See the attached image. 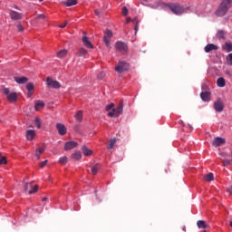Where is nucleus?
Listing matches in <instances>:
<instances>
[{"mask_svg": "<svg viewBox=\"0 0 232 232\" xmlns=\"http://www.w3.org/2000/svg\"><path fill=\"white\" fill-rule=\"evenodd\" d=\"M91 171L92 175H97V173L99 172V165L92 167Z\"/></svg>", "mask_w": 232, "mask_h": 232, "instance_id": "obj_35", "label": "nucleus"}, {"mask_svg": "<svg viewBox=\"0 0 232 232\" xmlns=\"http://www.w3.org/2000/svg\"><path fill=\"white\" fill-rule=\"evenodd\" d=\"M218 39H226V32L219 30L218 32Z\"/></svg>", "mask_w": 232, "mask_h": 232, "instance_id": "obj_34", "label": "nucleus"}, {"mask_svg": "<svg viewBox=\"0 0 232 232\" xmlns=\"http://www.w3.org/2000/svg\"><path fill=\"white\" fill-rule=\"evenodd\" d=\"M17 29L19 30V32H23L24 30L22 24H18Z\"/></svg>", "mask_w": 232, "mask_h": 232, "instance_id": "obj_49", "label": "nucleus"}, {"mask_svg": "<svg viewBox=\"0 0 232 232\" xmlns=\"http://www.w3.org/2000/svg\"><path fill=\"white\" fill-rule=\"evenodd\" d=\"M132 23L135 24V25H139V18L135 17L133 20H132Z\"/></svg>", "mask_w": 232, "mask_h": 232, "instance_id": "obj_43", "label": "nucleus"}, {"mask_svg": "<svg viewBox=\"0 0 232 232\" xmlns=\"http://www.w3.org/2000/svg\"><path fill=\"white\" fill-rule=\"evenodd\" d=\"M104 77H106V73L102 72L98 74V79H100V81H102V79H104Z\"/></svg>", "mask_w": 232, "mask_h": 232, "instance_id": "obj_39", "label": "nucleus"}, {"mask_svg": "<svg viewBox=\"0 0 232 232\" xmlns=\"http://www.w3.org/2000/svg\"><path fill=\"white\" fill-rule=\"evenodd\" d=\"M56 129L58 130L59 135H66V126L63 123H57L56 124Z\"/></svg>", "mask_w": 232, "mask_h": 232, "instance_id": "obj_11", "label": "nucleus"}, {"mask_svg": "<svg viewBox=\"0 0 232 232\" xmlns=\"http://www.w3.org/2000/svg\"><path fill=\"white\" fill-rule=\"evenodd\" d=\"M222 50L224 52H232V44L231 43H225V44L222 45Z\"/></svg>", "mask_w": 232, "mask_h": 232, "instance_id": "obj_23", "label": "nucleus"}, {"mask_svg": "<svg viewBox=\"0 0 232 232\" xmlns=\"http://www.w3.org/2000/svg\"><path fill=\"white\" fill-rule=\"evenodd\" d=\"M122 15H124V17H126V15H128V7H126V6L122 7Z\"/></svg>", "mask_w": 232, "mask_h": 232, "instance_id": "obj_40", "label": "nucleus"}, {"mask_svg": "<svg viewBox=\"0 0 232 232\" xmlns=\"http://www.w3.org/2000/svg\"><path fill=\"white\" fill-rule=\"evenodd\" d=\"M214 110H216L219 113L221 111H224V102H222V100L218 99V101L214 102Z\"/></svg>", "mask_w": 232, "mask_h": 232, "instance_id": "obj_10", "label": "nucleus"}, {"mask_svg": "<svg viewBox=\"0 0 232 232\" xmlns=\"http://www.w3.org/2000/svg\"><path fill=\"white\" fill-rule=\"evenodd\" d=\"M231 3L232 0H223L216 11V15H218V17H224V15L227 14V10L231 8Z\"/></svg>", "mask_w": 232, "mask_h": 232, "instance_id": "obj_1", "label": "nucleus"}, {"mask_svg": "<svg viewBox=\"0 0 232 232\" xmlns=\"http://www.w3.org/2000/svg\"><path fill=\"white\" fill-rule=\"evenodd\" d=\"M86 53H88V51L86 49H84V48H81L76 53V55H78V57H82L83 55H86Z\"/></svg>", "mask_w": 232, "mask_h": 232, "instance_id": "obj_29", "label": "nucleus"}, {"mask_svg": "<svg viewBox=\"0 0 232 232\" xmlns=\"http://www.w3.org/2000/svg\"><path fill=\"white\" fill-rule=\"evenodd\" d=\"M7 160H6V157H2L0 159V164L3 165V164H7Z\"/></svg>", "mask_w": 232, "mask_h": 232, "instance_id": "obj_41", "label": "nucleus"}, {"mask_svg": "<svg viewBox=\"0 0 232 232\" xmlns=\"http://www.w3.org/2000/svg\"><path fill=\"white\" fill-rule=\"evenodd\" d=\"M67 162H68V158L66 156H63L59 160V164H61L62 166H65Z\"/></svg>", "mask_w": 232, "mask_h": 232, "instance_id": "obj_32", "label": "nucleus"}, {"mask_svg": "<svg viewBox=\"0 0 232 232\" xmlns=\"http://www.w3.org/2000/svg\"><path fill=\"white\" fill-rule=\"evenodd\" d=\"M42 200H43V202H44L47 200V198H43Z\"/></svg>", "mask_w": 232, "mask_h": 232, "instance_id": "obj_54", "label": "nucleus"}, {"mask_svg": "<svg viewBox=\"0 0 232 232\" xmlns=\"http://www.w3.org/2000/svg\"><path fill=\"white\" fill-rule=\"evenodd\" d=\"M27 97H32V91H29V92H28Z\"/></svg>", "mask_w": 232, "mask_h": 232, "instance_id": "obj_53", "label": "nucleus"}, {"mask_svg": "<svg viewBox=\"0 0 232 232\" xmlns=\"http://www.w3.org/2000/svg\"><path fill=\"white\" fill-rule=\"evenodd\" d=\"M63 5L66 6H75V5H77V0H67L66 2H63Z\"/></svg>", "mask_w": 232, "mask_h": 232, "instance_id": "obj_30", "label": "nucleus"}, {"mask_svg": "<svg viewBox=\"0 0 232 232\" xmlns=\"http://www.w3.org/2000/svg\"><path fill=\"white\" fill-rule=\"evenodd\" d=\"M113 37V32H111V30L107 29L105 30V34L103 36V41L107 46V48H110V39H111Z\"/></svg>", "mask_w": 232, "mask_h": 232, "instance_id": "obj_9", "label": "nucleus"}, {"mask_svg": "<svg viewBox=\"0 0 232 232\" xmlns=\"http://www.w3.org/2000/svg\"><path fill=\"white\" fill-rule=\"evenodd\" d=\"M128 70H130V63L124 61H120L115 66V72H117V73H124V72H128Z\"/></svg>", "mask_w": 232, "mask_h": 232, "instance_id": "obj_3", "label": "nucleus"}, {"mask_svg": "<svg viewBox=\"0 0 232 232\" xmlns=\"http://www.w3.org/2000/svg\"><path fill=\"white\" fill-rule=\"evenodd\" d=\"M68 24V21L64 23V24H60L59 28H66V25Z\"/></svg>", "mask_w": 232, "mask_h": 232, "instance_id": "obj_48", "label": "nucleus"}, {"mask_svg": "<svg viewBox=\"0 0 232 232\" xmlns=\"http://www.w3.org/2000/svg\"><path fill=\"white\" fill-rule=\"evenodd\" d=\"M49 180H52V179H51V178H49Z\"/></svg>", "mask_w": 232, "mask_h": 232, "instance_id": "obj_58", "label": "nucleus"}, {"mask_svg": "<svg viewBox=\"0 0 232 232\" xmlns=\"http://www.w3.org/2000/svg\"><path fill=\"white\" fill-rule=\"evenodd\" d=\"M197 226L199 229H208V227H209V225L206 224L204 220H198Z\"/></svg>", "mask_w": 232, "mask_h": 232, "instance_id": "obj_20", "label": "nucleus"}, {"mask_svg": "<svg viewBox=\"0 0 232 232\" xmlns=\"http://www.w3.org/2000/svg\"><path fill=\"white\" fill-rule=\"evenodd\" d=\"M169 8L175 15H182L186 12V8L179 3L169 4Z\"/></svg>", "mask_w": 232, "mask_h": 232, "instance_id": "obj_2", "label": "nucleus"}, {"mask_svg": "<svg viewBox=\"0 0 232 232\" xmlns=\"http://www.w3.org/2000/svg\"><path fill=\"white\" fill-rule=\"evenodd\" d=\"M43 153H44V148L39 147L38 149H36L35 157L37 160L41 159V155H43Z\"/></svg>", "mask_w": 232, "mask_h": 232, "instance_id": "obj_22", "label": "nucleus"}, {"mask_svg": "<svg viewBox=\"0 0 232 232\" xmlns=\"http://www.w3.org/2000/svg\"><path fill=\"white\" fill-rule=\"evenodd\" d=\"M204 179L206 180V182H213V180H215V176L213 175V173H208L205 175Z\"/></svg>", "mask_w": 232, "mask_h": 232, "instance_id": "obj_26", "label": "nucleus"}, {"mask_svg": "<svg viewBox=\"0 0 232 232\" xmlns=\"http://www.w3.org/2000/svg\"><path fill=\"white\" fill-rule=\"evenodd\" d=\"M117 143V140L115 138L111 139L107 146V150H113V147Z\"/></svg>", "mask_w": 232, "mask_h": 232, "instance_id": "obj_28", "label": "nucleus"}, {"mask_svg": "<svg viewBox=\"0 0 232 232\" xmlns=\"http://www.w3.org/2000/svg\"><path fill=\"white\" fill-rule=\"evenodd\" d=\"M45 17L44 14H38L36 19H45Z\"/></svg>", "mask_w": 232, "mask_h": 232, "instance_id": "obj_47", "label": "nucleus"}, {"mask_svg": "<svg viewBox=\"0 0 232 232\" xmlns=\"http://www.w3.org/2000/svg\"><path fill=\"white\" fill-rule=\"evenodd\" d=\"M213 50H218V46L215 45V44H208L205 46L206 53H209V52H213Z\"/></svg>", "mask_w": 232, "mask_h": 232, "instance_id": "obj_15", "label": "nucleus"}, {"mask_svg": "<svg viewBox=\"0 0 232 232\" xmlns=\"http://www.w3.org/2000/svg\"><path fill=\"white\" fill-rule=\"evenodd\" d=\"M230 164H231V161L229 160H223V166H229Z\"/></svg>", "mask_w": 232, "mask_h": 232, "instance_id": "obj_42", "label": "nucleus"}, {"mask_svg": "<svg viewBox=\"0 0 232 232\" xmlns=\"http://www.w3.org/2000/svg\"><path fill=\"white\" fill-rule=\"evenodd\" d=\"M44 106V102L39 101V100L34 102V108L36 111H39V110H41V108H43Z\"/></svg>", "mask_w": 232, "mask_h": 232, "instance_id": "obj_21", "label": "nucleus"}, {"mask_svg": "<svg viewBox=\"0 0 232 232\" xmlns=\"http://www.w3.org/2000/svg\"><path fill=\"white\" fill-rule=\"evenodd\" d=\"M115 50L121 53H128V44L124 42L118 41L115 44Z\"/></svg>", "mask_w": 232, "mask_h": 232, "instance_id": "obj_5", "label": "nucleus"}, {"mask_svg": "<svg viewBox=\"0 0 232 232\" xmlns=\"http://www.w3.org/2000/svg\"><path fill=\"white\" fill-rule=\"evenodd\" d=\"M227 61H229L232 64V53H229L227 57Z\"/></svg>", "mask_w": 232, "mask_h": 232, "instance_id": "obj_46", "label": "nucleus"}, {"mask_svg": "<svg viewBox=\"0 0 232 232\" xmlns=\"http://www.w3.org/2000/svg\"><path fill=\"white\" fill-rule=\"evenodd\" d=\"M47 162H48V160L42 161V162L40 163V168H41V169L44 168V166H46V163H47Z\"/></svg>", "mask_w": 232, "mask_h": 232, "instance_id": "obj_44", "label": "nucleus"}, {"mask_svg": "<svg viewBox=\"0 0 232 232\" xmlns=\"http://www.w3.org/2000/svg\"><path fill=\"white\" fill-rule=\"evenodd\" d=\"M0 157H1V153H0Z\"/></svg>", "mask_w": 232, "mask_h": 232, "instance_id": "obj_59", "label": "nucleus"}, {"mask_svg": "<svg viewBox=\"0 0 232 232\" xmlns=\"http://www.w3.org/2000/svg\"><path fill=\"white\" fill-rule=\"evenodd\" d=\"M40 2H43V1H44V0H39Z\"/></svg>", "mask_w": 232, "mask_h": 232, "instance_id": "obj_57", "label": "nucleus"}, {"mask_svg": "<svg viewBox=\"0 0 232 232\" xmlns=\"http://www.w3.org/2000/svg\"><path fill=\"white\" fill-rule=\"evenodd\" d=\"M82 151L83 153V155H85L86 157H90V155H92V150L88 149V147L83 146L82 148Z\"/></svg>", "mask_w": 232, "mask_h": 232, "instance_id": "obj_25", "label": "nucleus"}, {"mask_svg": "<svg viewBox=\"0 0 232 232\" xmlns=\"http://www.w3.org/2000/svg\"><path fill=\"white\" fill-rule=\"evenodd\" d=\"M82 157V154H81V151H76L73 154H72V159H74V160H81Z\"/></svg>", "mask_w": 232, "mask_h": 232, "instance_id": "obj_27", "label": "nucleus"}, {"mask_svg": "<svg viewBox=\"0 0 232 232\" xmlns=\"http://www.w3.org/2000/svg\"><path fill=\"white\" fill-rule=\"evenodd\" d=\"M227 191L229 193V195H232V185L227 188Z\"/></svg>", "mask_w": 232, "mask_h": 232, "instance_id": "obj_45", "label": "nucleus"}, {"mask_svg": "<svg viewBox=\"0 0 232 232\" xmlns=\"http://www.w3.org/2000/svg\"><path fill=\"white\" fill-rule=\"evenodd\" d=\"M226 142L225 139H222L220 137H217L214 140H213V146H215V148H218V146H220L221 144H224Z\"/></svg>", "mask_w": 232, "mask_h": 232, "instance_id": "obj_16", "label": "nucleus"}, {"mask_svg": "<svg viewBox=\"0 0 232 232\" xmlns=\"http://www.w3.org/2000/svg\"><path fill=\"white\" fill-rule=\"evenodd\" d=\"M34 124L36 126V128H41V120L39 118H35L34 119Z\"/></svg>", "mask_w": 232, "mask_h": 232, "instance_id": "obj_37", "label": "nucleus"}, {"mask_svg": "<svg viewBox=\"0 0 232 232\" xmlns=\"http://www.w3.org/2000/svg\"><path fill=\"white\" fill-rule=\"evenodd\" d=\"M217 85L218 86V88H224V86H226V79H224L223 77H219L217 80Z\"/></svg>", "mask_w": 232, "mask_h": 232, "instance_id": "obj_24", "label": "nucleus"}, {"mask_svg": "<svg viewBox=\"0 0 232 232\" xmlns=\"http://www.w3.org/2000/svg\"><path fill=\"white\" fill-rule=\"evenodd\" d=\"M67 54H68V51L61 50L60 52L57 53V57H59L60 59H63V57H66Z\"/></svg>", "mask_w": 232, "mask_h": 232, "instance_id": "obj_31", "label": "nucleus"}, {"mask_svg": "<svg viewBox=\"0 0 232 232\" xmlns=\"http://www.w3.org/2000/svg\"><path fill=\"white\" fill-rule=\"evenodd\" d=\"M14 81L15 82H17V84H26V82H28V79L24 76L23 77L14 76Z\"/></svg>", "mask_w": 232, "mask_h": 232, "instance_id": "obj_18", "label": "nucleus"}, {"mask_svg": "<svg viewBox=\"0 0 232 232\" xmlns=\"http://www.w3.org/2000/svg\"><path fill=\"white\" fill-rule=\"evenodd\" d=\"M115 104L111 103L105 107L106 111H110V110H113Z\"/></svg>", "mask_w": 232, "mask_h": 232, "instance_id": "obj_38", "label": "nucleus"}, {"mask_svg": "<svg viewBox=\"0 0 232 232\" xmlns=\"http://www.w3.org/2000/svg\"><path fill=\"white\" fill-rule=\"evenodd\" d=\"M183 231H186V227H183Z\"/></svg>", "mask_w": 232, "mask_h": 232, "instance_id": "obj_55", "label": "nucleus"}, {"mask_svg": "<svg viewBox=\"0 0 232 232\" xmlns=\"http://www.w3.org/2000/svg\"><path fill=\"white\" fill-rule=\"evenodd\" d=\"M37 189H39V186L35 185L34 187V181L25 183L24 185V191L25 193L29 192V195H34V193H36Z\"/></svg>", "mask_w": 232, "mask_h": 232, "instance_id": "obj_6", "label": "nucleus"}, {"mask_svg": "<svg viewBox=\"0 0 232 232\" xmlns=\"http://www.w3.org/2000/svg\"><path fill=\"white\" fill-rule=\"evenodd\" d=\"M82 41L86 48L92 49L93 48V44H92V42L88 40V36H86V33H83V36L82 38Z\"/></svg>", "mask_w": 232, "mask_h": 232, "instance_id": "obj_12", "label": "nucleus"}, {"mask_svg": "<svg viewBox=\"0 0 232 232\" xmlns=\"http://www.w3.org/2000/svg\"><path fill=\"white\" fill-rule=\"evenodd\" d=\"M74 117L78 122H81L82 121V111H79Z\"/></svg>", "mask_w": 232, "mask_h": 232, "instance_id": "obj_33", "label": "nucleus"}, {"mask_svg": "<svg viewBox=\"0 0 232 232\" xmlns=\"http://www.w3.org/2000/svg\"><path fill=\"white\" fill-rule=\"evenodd\" d=\"M131 17H127L126 18V24H128V23H131Z\"/></svg>", "mask_w": 232, "mask_h": 232, "instance_id": "obj_50", "label": "nucleus"}, {"mask_svg": "<svg viewBox=\"0 0 232 232\" xmlns=\"http://www.w3.org/2000/svg\"><path fill=\"white\" fill-rule=\"evenodd\" d=\"M94 14H95V15H101V11H99V10H94Z\"/></svg>", "mask_w": 232, "mask_h": 232, "instance_id": "obj_51", "label": "nucleus"}, {"mask_svg": "<svg viewBox=\"0 0 232 232\" xmlns=\"http://www.w3.org/2000/svg\"><path fill=\"white\" fill-rule=\"evenodd\" d=\"M26 90H28V92H33V90H34V83L28 82L26 84Z\"/></svg>", "mask_w": 232, "mask_h": 232, "instance_id": "obj_36", "label": "nucleus"}, {"mask_svg": "<svg viewBox=\"0 0 232 232\" xmlns=\"http://www.w3.org/2000/svg\"><path fill=\"white\" fill-rule=\"evenodd\" d=\"M3 92L6 95V99L9 102H17V92H10L9 88H4Z\"/></svg>", "mask_w": 232, "mask_h": 232, "instance_id": "obj_4", "label": "nucleus"}, {"mask_svg": "<svg viewBox=\"0 0 232 232\" xmlns=\"http://www.w3.org/2000/svg\"><path fill=\"white\" fill-rule=\"evenodd\" d=\"M123 108H124V105L121 102L119 103V105L116 109H112V111L108 113V116L109 117H119V115H121Z\"/></svg>", "mask_w": 232, "mask_h": 232, "instance_id": "obj_7", "label": "nucleus"}, {"mask_svg": "<svg viewBox=\"0 0 232 232\" xmlns=\"http://www.w3.org/2000/svg\"><path fill=\"white\" fill-rule=\"evenodd\" d=\"M15 9H16V10H19V7L15 6Z\"/></svg>", "mask_w": 232, "mask_h": 232, "instance_id": "obj_56", "label": "nucleus"}, {"mask_svg": "<svg viewBox=\"0 0 232 232\" xmlns=\"http://www.w3.org/2000/svg\"><path fill=\"white\" fill-rule=\"evenodd\" d=\"M78 146L79 143H77L76 141H68L64 145V150L68 151L70 150H73V148H77Z\"/></svg>", "mask_w": 232, "mask_h": 232, "instance_id": "obj_13", "label": "nucleus"}, {"mask_svg": "<svg viewBox=\"0 0 232 232\" xmlns=\"http://www.w3.org/2000/svg\"><path fill=\"white\" fill-rule=\"evenodd\" d=\"M10 17L13 19V21H19L23 19V16H21L20 13H17V11H10Z\"/></svg>", "mask_w": 232, "mask_h": 232, "instance_id": "obj_14", "label": "nucleus"}, {"mask_svg": "<svg viewBox=\"0 0 232 232\" xmlns=\"http://www.w3.org/2000/svg\"><path fill=\"white\" fill-rule=\"evenodd\" d=\"M46 84L48 88H53L54 90H59V88H61V83L51 77L46 78Z\"/></svg>", "mask_w": 232, "mask_h": 232, "instance_id": "obj_8", "label": "nucleus"}, {"mask_svg": "<svg viewBox=\"0 0 232 232\" xmlns=\"http://www.w3.org/2000/svg\"><path fill=\"white\" fill-rule=\"evenodd\" d=\"M26 139L27 140H34V139H35V130H26Z\"/></svg>", "mask_w": 232, "mask_h": 232, "instance_id": "obj_19", "label": "nucleus"}, {"mask_svg": "<svg viewBox=\"0 0 232 232\" xmlns=\"http://www.w3.org/2000/svg\"><path fill=\"white\" fill-rule=\"evenodd\" d=\"M200 98L205 102H208L209 101V99H211V92H203L200 93Z\"/></svg>", "mask_w": 232, "mask_h": 232, "instance_id": "obj_17", "label": "nucleus"}, {"mask_svg": "<svg viewBox=\"0 0 232 232\" xmlns=\"http://www.w3.org/2000/svg\"><path fill=\"white\" fill-rule=\"evenodd\" d=\"M134 30H135V34H137V32H139V25H135Z\"/></svg>", "mask_w": 232, "mask_h": 232, "instance_id": "obj_52", "label": "nucleus"}]
</instances>
